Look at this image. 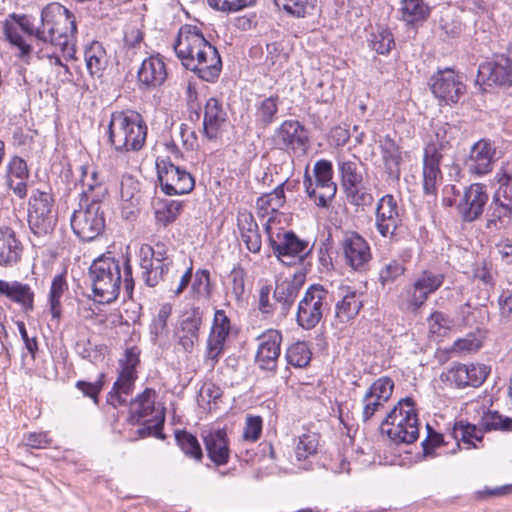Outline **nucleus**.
Wrapping results in <instances>:
<instances>
[{"label":"nucleus","instance_id":"1","mask_svg":"<svg viewBox=\"0 0 512 512\" xmlns=\"http://www.w3.org/2000/svg\"><path fill=\"white\" fill-rule=\"evenodd\" d=\"M88 278L92 292L99 303L110 304L117 300L123 282L126 294L134 289L130 258L108 251L96 258L89 267Z\"/></svg>","mask_w":512,"mask_h":512},{"label":"nucleus","instance_id":"2","mask_svg":"<svg viewBox=\"0 0 512 512\" xmlns=\"http://www.w3.org/2000/svg\"><path fill=\"white\" fill-rule=\"evenodd\" d=\"M41 23L36 38L58 48L63 56L73 58L77 33L74 14L59 3H50L41 12Z\"/></svg>","mask_w":512,"mask_h":512},{"label":"nucleus","instance_id":"3","mask_svg":"<svg viewBox=\"0 0 512 512\" xmlns=\"http://www.w3.org/2000/svg\"><path fill=\"white\" fill-rule=\"evenodd\" d=\"M107 135L110 144L116 151H138L145 143L147 126L139 113L117 111L111 114Z\"/></svg>","mask_w":512,"mask_h":512},{"label":"nucleus","instance_id":"4","mask_svg":"<svg viewBox=\"0 0 512 512\" xmlns=\"http://www.w3.org/2000/svg\"><path fill=\"white\" fill-rule=\"evenodd\" d=\"M380 429L395 444H410L419 437V419L412 397L400 399L380 423Z\"/></svg>","mask_w":512,"mask_h":512},{"label":"nucleus","instance_id":"5","mask_svg":"<svg viewBox=\"0 0 512 512\" xmlns=\"http://www.w3.org/2000/svg\"><path fill=\"white\" fill-rule=\"evenodd\" d=\"M271 218L265 224L268 241L277 259L287 266L301 264L311 254L312 246L309 241L301 239L292 230L279 227L273 231L270 226Z\"/></svg>","mask_w":512,"mask_h":512},{"label":"nucleus","instance_id":"6","mask_svg":"<svg viewBox=\"0 0 512 512\" xmlns=\"http://www.w3.org/2000/svg\"><path fill=\"white\" fill-rule=\"evenodd\" d=\"M52 189L43 185L33 189L28 201V225L31 232L38 236L50 234L56 225L57 215L54 209Z\"/></svg>","mask_w":512,"mask_h":512},{"label":"nucleus","instance_id":"7","mask_svg":"<svg viewBox=\"0 0 512 512\" xmlns=\"http://www.w3.org/2000/svg\"><path fill=\"white\" fill-rule=\"evenodd\" d=\"M491 431L512 432V418L503 416L498 411L488 410L483 413L478 424L456 423L453 428V438L467 445V449L478 448L476 442H482L483 433Z\"/></svg>","mask_w":512,"mask_h":512},{"label":"nucleus","instance_id":"8","mask_svg":"<svg viewBox=\"0 0 512 512\" xmlns=\"http://www.w3.org/2000/svg\"><path fill=\"white\" fill-rule=\"evenodd\" d=\"M333 295L320 284L307 288L298 303L296 321L305 330L315 328L330 311Z\"/></svg>","mask_w":512,"mask_h":512},{"label":"nucleus","instance_id":"9","mask_svg":"<svg viewBox=\"0 0 512 512\" xmlns=\"http://www.w3.org/2000/svg\"><path fill=\"white\" fill-rule=\"evenodd\" d=\"M273 148L289 155L303 156L309 148V132L298 120H284L271 136Z\"/></svg>","mask_w":512,"mask_h":512},{"label":"nucleus","instance_id":"10","mask_svg":"<svg viewBox=\"0 0 512 512\" xmlns=\"http://www.w3.org/2000/svg\"><path fill=\"white\" fill-rule=\"evenodd\" d=\"M444 280L445 275L442 272L429 269L422 271L401 294L404 308L411 312L418 311L429 295L442 286Z\"/></svg>","mask_w":512,"mask_h":512},{"label":"nucleus","instance_id":"11","mask_svg":"<svg viewBox=\"0 0 512 512\" xmlns=\"http://www.w3.org/2000/svg\"><path fill=\"white\" fill-rule=\"evenodd\" d=\"M73 232L83 241H92L105 228L104 211L101 203L91 201L85 208L75 210L71 217Z\"/></svg>","mask_w":512,"mask_h":512},{"label":"nucleus","instance_id":"12","mask_svg":"<svg viewBox=\"0 0 512 512\" xmlns=\"http://www.w3.org/2000/svg\"><path fill=\"white\" fill-rule=\"evenodd\" d=\"M157 176L162 191L169 196L188 194L195 186L193 176L169 160L157 163Z\"/></svg>","mask_w":512,"mask_h":512},{"label":"nucleus","instance_id":"13","mask_svg":"<svg viewBox=\"0 0 512 512\" xmlns=\"http://www.w3.org/2000/svg\"><path fill=\"white\" fill-rule=\"evenodd\" d=\"M209 41L205 39L199 28L193 25H184L180 28L174 44V50L182 65L189 69L199 61L203 46Z\"/></svg>","mask_w":512,"mask_h":512},{"label":"nucleus","instance_id":"14","mask_svg":"<svg viewBox=\"0 0 512 512\" xmlns=\"http://www.w3.org/2000/svg\"><path fill=\"white\" fill-rule=\"evenodd\" d=\"M512 40L507 46V56H500L496 60L480 64L477 74V83L488 86H512Z\"/></svg>","mask_w":512,"mask_h":512},{"label":"nucleus","instance_id":"15","mask_svg":"<svg viewBox=\"0 0 512 512\" xmlns=\"http://www.w3.org/2000/svg\"><path fill=\"white\" fill-rule=\"evenodd\" d=\"M394 381L388 376L377 378L364 393L362 404V420L367 423L384 408L394 391Z\"/></svg>","mask_w":512,"mask_h":512},{"label":"nucleus","instance_id":"16","mask_svg":"<svg viewBox=\"0 0 512 512\" xmlns=\"http://www.w3.org/2000/svg\"><path fill=\"white\" fill-rule=\"evenodd\" d=\"M429 85L433 95L442 103H457L465 92V85L451 68L438 70L430 78Z\"/></svg>","mask_w":512,"mask_h":512},{"label":"nucleus","instance_id":"17","mask_svg":"<svg viewBox=\"0 0 512 512\" xmlns=\"http://www.w3.org/2000/svg\"><path fill=\"white\" fill-rule=\"evenodd\" d=\"M403 209L399 201L392 195L382 196L376 207L375 227L384 238H392L402 225Z\"/></svg>","mask_w":512,"mask_h":512},{"label":"nucleus","instance_id":"18","mask_svg":"<svg viewBox=\"0 0 512 512\" xmlns=\"http://www.w3.org/2000/svg\"><path fill=\"white\" fill-rule=\"evenodd\" d=\"M489 200L487 186L482 183H473L468 186L459 203L457 210L464 222H473L483 213Z\"/></svg>","mask_w":512,"mask_h":512},{"label":"nucleus","instance_id":"19","mask_svg":"<svg viewBox=\"0 0 512 512\" xmlns=\"http://www.w3.org/2000/svg\"><path fill=\"white\" fill-rule=\"evenodd\" d=\"M496 148L488 139L474 143L464 160V167L471 175L483 176L490 173L495 162Z\"/></svg>","mask_w":512,"mask_h":512},{"label":"nucleus","instance_id":"20","mask_svg":"<svg viewBox=\"0 0 512 512\" xmlns=\"http://www.w3.org/2000/svg\"><path fill=\"white\" fill-rule=\"evenodd\" d=\"M490 368L484 364H454L444 374L446 380L457 388L478 387L487 378Z\"/></svg>","mask_w":512,"mask_h":512},{"label":"nucleus","instance_id":"21","mask_svg":"<svg viewBox=\"0 0 512 512\" xmlns=\"http://www.w3.org/2000/svg\"><path fill=\"white\" fill-rule=\"evenodd\" d=\"M231 332V322L224 310L214 313L211 331L207 340V358L212 361V367L219 361L224 346Z\"/></svg>","mask_w":512,"mask_h":512},{"label":"nucleus","instance_id":"22","mask_svg":"<svg viewBox=\"0 0 512 512\" xmlns=\"http://www.w3.org/2000/svg\"><path fill=\"white\" fill-rule=\"evenodd\" d=\"M341 247L346 264L354 270L364 269L372 258L369 244L356 232L346 233Z\"/></svg>","mask_w":512,"mask_h":512},{"label":"nucleus","instance_id":"23","mask_svg":"<svg viewBox=\"0 0 512 512\" xmlns=\"http://www.w3.org/2000/svg\"><path fill=\"white\" fill-rule=\"evenodd\" d=\"M281 342L282 335L277 330H268L259 337L256 363L261 370L276 371Z\"/></svg>","mask_w":512,"mask_h":512},{"label":"nucleus","instance_id":"24","mask_svg":"<svg viewBox=\"0 0 512 512\" xmlns=\"http://www.w3.org/2000/svg\"><path fill=\"white\" fill-rule=\"evenodd\" d=\"M228 122V114L220 100L211 97L204 108L203 133L208 140L214 141L221 137Z\"/></svg>","mask_w":512,"mask_h":512},{"label":"nucleus","instance_id":"25","mask_svg":"<svg viewBox=\"0 0 512 512\" xmlns=\"http://www.w3.org/2000/svg\"><path fill=\"white\" fill-rule=\"evenodd\" d=\"M208 458L216 465H226L230 458V442L225 429H209L201 433Z\"/></svg>","mask_w":512,"mask_h":512},{"label":"nucleus","instance_id":"26","mask_svg":"<svg viewBox=\"0 0 512 512\" xmlns=\"http://www.w3.org/2000/svg\"><path fill=\"white\" fill-rule=\"evenodd\" d=\"M194 67L188 70L194 72L200 79L206 82H214L220 76L222 70V60L215 46L210 42L203 46L199 61H195Z\"/></svg>","mask_w":512,"mask_h":512},{"label":"nucleus","instance_id":"27","mask_svg":"<svg viewBox=\"0 0 512 512\" xmlns=\"http://www.w3.org/2000/svg\"><path fill=\"white\" fill-rule=\"evenodd\" d=\"M194 67L188 70L194 72L200 79L206 82H214L220 76L222 70V60L215 46L210 42L203 46L199 61H195Z\"/></svg>","mask_w":512,"mask_h":512},{"label":"nucleus","instance_id":"28","mask_svg":"<svg viewBox=\"0 0 512 512\" xmlns=\"http://www.w3.org/2000/svg\"><path fill=\"white\" fill-rule=\"evenodd\" d=\"M338 297L335 318L340 323H346L354 319L363 307L362 293L351 286L342 285L338 288Z\"/></svg>","mask_w":512,"mask_h":512},{"label":"nucleus","instance_id":"29","mask_svg":"<svg viewBox=\"0 0 512 512\" xmlns=\"http://www.w3.org/2000/svg\"><path fill=\"white\" fill-rule=\"evenodd\" d=\"M512 225V198L494 192L487 210V229L501 230Z\"/></svg>","mask_w":512,"mask_h":512},{"label":"nucleus","instance_id":"30","mask_svg":"<svg viewBox=\"0 0 512 512\" xmlns=\"http://www.w3.org/2000/svg\"><path fill=\"white\" fill-rule=\"evenodd\" d=\"M23 245L15 230L10 226H0V266L13 267L21 260Z\"/></svg>","mask_w":512,"mask_h":512},{"label":"nucleus","instance_id":"31","mask_svg":"<svg viewBox=\"0 0 512 512\" xmlns=\"http://www.w3.org/2000/svg\"><path fill=\"white\" fill-rule=\"evenodd\" d=\"M156 391L152 388H146L142 393L132 399L129 404V421L132 424H141L142 419L154 418V415L163 410L164 407H156Z\"/></svg>","mask_w":512,"mask_h":512},{"label":"nucleus","instance_id":"32","mask_svg":"<svg viewBox=\"0 0 512 512\" xmlns=\"http://www.w3.org/2000/svg\"><path fill=\"white\" fill-rule=\"evenodd\" d=\"M137 75L141 88H158L167 78L165 63L159 55L150 56L142 61Z\"/></svg>","mask_w":512,"mask_h":512},{"label":"nucleus","instance_id":"33","mask_svg":"<svg viewBox=\"0 0 512 512\" xmlns=\"http://www.w3.org/2000/svg\"><path fill=\"white\" fill-rule=\"evenodd\" d=\"M444 158V156L436 154L434 147L424 148L422 171L423 190L427 195L436 194L438 182L442 178L440 163Z\"/></svg>","mask_w":512,"mask_h":512},{"label":"nucleus","instance_id":"34","mask_svg":"<svg viewBox=\"0 0 512 512\" xmlns=\"http://www.w3.org/2000/svg\"><path fill=\"white\" fill-rule=\"evenodd\" d=\"M302 286V277L285 278L276 281L273 298L276 304L279 305L283 316H286L292 308Z\"/></svg>","mask_w":512,"mask_h":512},{"label":"nucleus","instance_id":"35","mask_svg":"<svg viewBox=\"0 0 512 512\" xmlns=\"http://www.w3.org/2000/svg\"><path fill=\"white\" fill-rule=\"evenodd\" d=\"M237 222L241 239L246 248L252 253H258L261 250L262 241L258 224L253 215L248 212L239 213Z\"/></svg>","mask_w":512,"mask_h":512},{"label":"nucleus","instance_id":"36","mask_svg":"<svg viewBox=\"0 0 512 512\" xmlns=\"http://www.w3.org/2000/svg\"><path fill=\"white\" fill-rule=\"evenodd\" d=\"M0 294L20 304L26 312L33 310L34 293L27 284L0 280Z\"/></svg>","mask_w":512,"mask_h":512},{"label":"nucleus","instance_id":"37","mask_svg":"<svg viewBox=\"0 0 512 512\" xmlns=\"http://www.w3.org/2000/svg\"><path fill=\"white\" fill-rule=\"evenodd\" d=\"M137 375L120 373L107 395V403L114 408L128 404L127 397L133 392Z\"/></svg>","mask_w":512,"mask_h":512},{"label":"nucleus","instance_id":"38","mask_svg":"<svg viewBox=\"0 0 512 512\" xmlns=\"http://www.w3.org/2000/svg\"><path fill=\"white\" fill-rule=\"evenodd\" d=\"M83 190L82 194L87 200L100 203L101 199L107 194V188L99 179V174L95 169L90 170L87 166H80Z\"/></svg>","mask_w":512,"mask_h":512},{"label":"nucleus","instance_id":"39","mask_svg":"<svg viewBox=\"0 0 512 512\" xmlns=\"http://www.w3.org/2000/svg\"><path fill=\"white\" fill-rule=\"evenodd\" d=\"M281 104L278 95H271L259 99L255 103V122L261 128H267L278 118L279 105Z\"/></svg>","mask_w":512,"mask_h":512},{"label":"nucleus","instance_id":"40","mask_svg":"<svg viewBox=\"0 0 512 512\" xmlns=\"http://www.w3.org/2000/svg\"><path fill=\"white\" fill-rule=\"evenodd\" d=\"M380 151L388 177L398 180L401 173L400 163L402 161L398 145L392 139L387 138L384 143L380 145Z\"/></svg>","mask_w":512,"mask_h":512},{"label":"nucleus","instance_id":"41","mask_svg":"<svg viewBox=\"0 0 512 512\" xmlns=\"http://www.w3.org/2000/svg\"><path fill=\"white\" fill-rule=\"evenodd\" d=\"M400 12L403 21L408 25H416L428 19L431 9L424 0H402Z\"/></svg>","mask_w":512,"mask_h":512},{"label":"nucleus","instance_id":"42","mask_svg":"<svg viewBox=\"0 0 512 512\" xmlns=\"http://www.w3.org/2000/svg\"><path fill=\"white\" fill-rule=\"evenodd\" d=\"M303 184L308 196L314 200L318 207L322 208L328 207L337 192L336 183L314 186L312 178L307 173L305 174Z\"/></svg>","mask_w":512,"mask_h":512},{"label":"nucleus","instance_id":"43","mask_svg":"<svg viewBox=\"0 0 512 512\" xmlns=\"http://www.w3.org/2000/svg\"><path fill=\"white\" fill-rule=\"evenodd\" d=\"M337 166L341 178V185L344 190L362 184L363 176L359 170V162L357 160H348L338 157Z\"/></svg>","mask_w":512,"mask_h":512},{"label":"nucleus","instance_id":"44","mask_svg":"<svg viewBox=\"0 0 512 512\" xmlns=\"http://www.w3.org/2000/svg\"><path fill=\"white\" fill-rule=\"evenodd\" d=\"M85 62L91 76H100L107 64L106 52L101 43L95 41L85 49Z\"/></svg>","mask_w":512,"mask_h":512},{"label":"nucleus","instance_id":"45","mask_svg":"<svg viewBox=\"0 0 512 512\" xmlns=\"http://www.w3.org/2000/svg\"><path fill=\"white\" fill-rule=\"evenodd\" d=\"M451 131L452 128L447 123L437 126L434 131V136L431 137L425 148L432 146L435 148L436 154H440L444 157L452 156L453 146L451 144Z\"/></svg>","mask_w":512,"mask_h":512},{"label":"nucleus","instance_id":"46","mask_svg":"<svg viewBox=\"0 0 512 512\" xmlns=\"http://www.w3.org/2000/svg\"><path fill=\"white\" fill-rule=\"evenodd\" d=\"M68 290V284L64 274L56 275L52 279L50 292H49V306L50 313L53 318L59 319L61 317V298Z\"/></svg>","mask_w":512,"mask_h":512},{"label":"nucleus","instance_id":"47","mask_svg":"<svg viewBox=\"0 0 512 512\" xmlns=\"http://www.w3.org/2000/svg\"><path fill=\"white\" fill-rule=\"evenodd\" d=\"M175 440L177 445L187 457L197 462L202 461L203 451L196 436L185 430H181L175 433Z\"/></svg>","mask_w":512,"mask_h":512},{"label":"nucleus","instance_id":"48","mask_svg":"<svg viewBox=\"0 0 512 512\" xmlns=\"http://www.w3.org/2000/svg\"><path fill=\"white\" fill-rule=\"evenodd\" d=\"M154 208L157 222L161 223L163 226H167L178 217L182 209V203L175 200L163 199L155 202Z\"/></svg>","mask_w":512,"mask_h":512},{"label":"nucleus","instance_id":"49","mask_svg":"<svg viewBox=\"0 0 512 512\" xmlns=\"http://www.w3.org/2000/svg\"><path fill=\"white\" fill-rule=\"evenodd\" d=\"M311 357L312 352L308 343L305 341H298L291 344L285 353V358L288 364L296 368L306 367L310 363Z\"/></svg>","mask_w":512,"mask_h":512},{"label":"nucleus","instance_id":"50","mask_svg":"<svg viewBox=\"0 0 512 512\" xmlns=\"http://www.w3.org/2000/svg\"><path fill=\"white\" fill-rule=\"evenodd\" d=\"M285 182L280 183L277 187L270 193L263 194L257 199V207L260 211L264 210L265 213L277 212L283 205L285 204V192H284Z\"/></svg>","mask_w":512,"mask_h":512},{"label":"nucleus","instance_id":"51","mask_svg":"<svg viewBox=\"0 0 512 512\" xmlns=\"http://www.w3.org/2000/svg\"><path fill=\"white\" fill-rule=\"evenodd\" d=\"M369 47L381 55L388 54L395 46L393 34L385 28H378L370 33L368 38Z\"/></svg>","mask_w":512,"mask_h":512},{"label":"nucleus","instance_id":"52","mask_svg":"<svg viewBox=\"0 0 512 512\" xmlns=\"http://www.w3.org/2000/svg\"><path fill=\"white\" fill-rule=\"evenodd\" d=\"M406 271L403 260L390 259L385 262L379 270V282L384 288L392 285L398 278L404 275Z\"/></svg>","mask_w":512,"mask_h":512},{"label":"nucleus","instance_id":"53","mask_svg":"<svg viewBox=\"0 0 512 512\" xmlns=\"http://www.w3.org/2000/svg\"><path fill=\"white\" fill-rule=\"evenodd\" d=\"M164 422L165 413L163 412V410H159L154 415V418L142 419L141 423H143L144 426L137 430V434L140 438L155 436L157 438L162 439L164 438V435L162 433Z\"/></svg>","mask_w":512,"mask_h":512},{"label":"nucleus","instance_id":"54","mask_svg":"<svg viewBox=\"0 0 512 512\" xmlns=\"http://www.w3.org/2000/svg\"><path fill=\"white\" fill-rule=\"evenodd\" d=\"M171 314L172 305L170 303H164L160 306L157 315L154 317L150 325V334L153 341H156L158 337L167 334V321Z\"/></svg>","mask_w":512,"mask_h":512},{"label":"nucleus","instance_id":"55","mask_svg":"<svg viewBox=\"0 0 512 512\" xmlns=\"http://www.w3.org/2000/svg\"><path fill=\"white\" fill-rule=\"evenodd\" d=\"M318 444V435L315 433H304L299 436L295 446L297 460L302 461L310 455H314L317 452Z\"/></svg>","mask_w":512,"mask_h":512},{"label":"nucleus","instance_id":"56","mask_svg":"<svg viewBox=\"0 0 512 512\" xmlns=\"http://www.w3.org/2000/svg\"><path fill=\"white\" fill-rule=\"evenodd\" d=\"M140 268L142 270V278L148 286V277L153 274H158L157 271L161 268V263L164 260L154 259L153 254H150V250L146 247H140L139 249Z\"/></svg>","mask_w":512,"mask_h":512},{"label":"nucleus","instance_id":"57","mask_svg":"<svg viewBox=\"0 0 512 512\" xmlns=\"http://www.w3.org/2000/svg\"><path fill=\"white\" fill-rule=\"evenodd\" d=\"M482 347V339L477 333H469L465 337L457 339L450 351L462 355L478 351Z\"/></svg>","mask_w":512,"mask_h":512},{"label":"nucleus","instance_id":"58","mask_svg":"<svg viewBox=\"0 0 512 512\" xmlns=\"http://www.w3.org/2000/svg\"><path fill=\"white\" fill-rule=\"evenodd\" d=\"M207 3L216 11L230 14L253 6L256 0H207Z\"/></svg>","mask_w":512,"mask_h":512},{"label":"nucleus","instance_id":"59","mask_svg":"<svg viewBox=\"0 0 512 512\" xmlns=\"http://www.w3.org/2000/svg\"><path fill=\"white\" fill-rule=\"evenodd\" d=\"M4 35L6 39L13 45L16 46L19 50V57L23 58L31 52V46L23 40L22 36L18 32V27L15 23H12L8 20L4 22Z\"/></svg>","mask_w":512,"mask_h":512},{"label":"nucleus","instance_id":"60","mask_svg":"<svg viewBox=\"0 0 512 512\" xmlns=\"http://www.w3.org/2000/svg\"><path fill=\"white\" fill-rule=\"evenodd\" d=\"M344 191L349 203L354 206H370L374 201L372 193L362 184H358L356 187H350Z\"/></svg>","mask_w":512,"mask_h":512},{"label":"nucleus","instance_id":"61","mask_svg":"<svg viewBox=\"0 0 512 512\" xmlns=\"http://www.w3.org/2000/svg\"><path fill=\"white\" fill-rule=\"evenodd\" d=\"M202 324V316L198 308L193 309L181 322V331L184 336L199 339V330Z\"/></svg>","mask_w":512,"mask_h":512},{"label":"nucleus","instance_id":"62","mask_svg":"<svg viewBox=\"0 0 512 512\" xmlns=\"http://www.w3.org/2000/svg\"><path fill=\"white\" fill-rule=\"evenodd\" d=\"M222 396V390L212 382H205L197 395L198 405L204 409Z\"/></svg>","mask_w":512,"mask_h":512},{"label":"nucleus","instance_id":"63","mask_svg":"<svg viewBox=\"0 0 512 512\" xmlns=\"http://www.w3.org/2000/svg\"><path fill=\"white\" fill-rule=\"evenodd\" d=\"M315 176L314 186H323L324 184L335 183L333 181V166L329 160H318L313 167Z\"/></svg>","mask_w":512,"mask_h":512},{"label":"nucleus","instance_id":"64","mask_svg":"<svg viewBox=\"0 0 512 512\" xmlns=\"http://www.w3.org/2000/svg\"><path fill=\"white\" fill-rule=\"evenodd\" d=\"M140 350L136 347L127 348L124 358L119 360L120 373L137 375L136 367L140 363Z\"/></svg>","mask_w":512,"mask_h":512}]
</instances>
